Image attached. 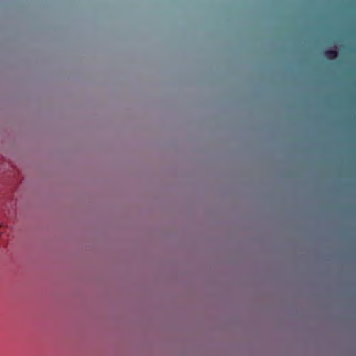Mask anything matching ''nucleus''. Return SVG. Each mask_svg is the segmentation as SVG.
Here are the masks:
<instances>
[{
	"label": "nucleus",
	"instance_id": "obj_1",
	"mask_svg": "<svg viewBox=\"0 0 356 356\" xmlns=\"http://www.w3.org/2000/svg\"><path fill=\"white\" fill-rule=\"evenodd\" d=\"M324 56L329 60H334L337 57L338 53L335 49H328L325 51Z\"/></svg>",
	"mask_w": 356,
	"mask_h": 356
},
{
	"label": "nucleus",
	"instance_id": "obj_2",
	"mask_svg": "<svg viewBox=\"0 0 356 356\" xmlns=\"http://www.w3.org/2000/svg\"><path fill=\"white\" fill-rule=\"evenodd\" d=\"M1 225H0V227H1Z\"/></svg>",
	"mask_w": 356,
	"mask_h": 356
}]
</instances>
